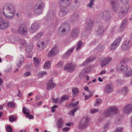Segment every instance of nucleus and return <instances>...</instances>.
<instances>
[{"label": "nucleus", "instance_id": "nucleus-61", "mask_svg": "<svg viewBox=\"0 0 132 132\" xmlns=\"http://www.w3.org/2000/svg\"><path fill=\"white\" fill-rule=\"evenodd\" d=\"M20 43L21 45L23 46H25V44H26V42L25 41V40L22 39H20Z\"/></svg>", "mask_w": 132, "mask_h": 132}, {"label": "nucleus", "instance_id": "nucleus-58", "mask_svg": "<svg viewBox=\"0 0 132 132\" xmlns=\"http://www.w3.org/2000/svg\"><path fill=\"white\" fill-rule=\"evenodd\" d=\"M32 65L31 64H27L26 65V69L27 70H29L32 68Z\"/></svg>", "mask_w": 132, "mask_h": 132}, {"label": "nucleus", "instance_id": "nucleus-11", "mask_svg": "<svg viewBox=\"0 0 132 132\" xmlns=\"http://www.w3.org/2000/svg\"><path fill=\"white\" fill-rule=\"evenodd\" d=\"M110 2L112 6V8L114 11L116 12L117 11L119 4L117 0H110Z\"/></svg>", "mask_w": 132, "mask_h": 132}, {"label": "nucleus", "instance_id": "nucleus-21", "mask_svg": "<svg viewBox=\"0 0 132 132\" xmlns=\"http://www.w3.org/2000/svg\"><path fill=\"white\" fill-rule=\"evenodd\" d=\"M60 10L59 12V15L61 17L65 15L67 13L68 10L67 7H60Z\"/></svg>", "mask_w": 132, "mask_h": 132}, {"label": "nucleus", "instance_id": "nucleus-18", "mask_svg": "<svg viewBox=\"0 0 132 132\" xmlns=\"http://www.w3.org/2000/svg\"><path fill=\"white\" fill-rule=\"evenodd\" d=\"M87 24L85 28L87 30H91L92 28L94 25V21L91 19L87 20Z\"/></svg>", "mask_w": 132, "mask_h": 132}, {"label": "nucleus", "instance_id": "nucleus-46", "mask_svg": "<svg viewBox=\"0 0 132 132\" xmlns=\"http://www.w3.org/2000/svg\"><path fill=\"white\" fill-rule=\"evenodd\" d=\"M47 72L45 71H43L40 72L39 73L38 75V77L39 78H41L43 76L45 75H46Z\"/></svg>", "mask_w": 132, "mask_h": 132}, {"label": "nucleus", "instance_id": "nucleus-24", "mask_svg": "<svg viewBox=\"0 0 132 132\" xmlns=\"http://www.w3.org/2000/svg\"><path fill=\"white\" fill-rule=\"evenodd\" d=\"M90 69V67H88L87 68L82 71L79 75V78L80 79H82L85 76H86L85 74L88 73L90 71L89 69Z\"/></svg>", "mask_w": 132, "mask_h": 132}, {"label": "nucleus", "instance_id": "nucleus-13", "mask_svg": "<svg viewBox=\"0 0 132 132\" xmlns=\"http://www.w3.org/2000/svg\"><path fill=\"white\" fill-rule=\"evenodd\" d=\"M70 0H60L59 2L60 7H67L70 5Z\"/></svg>", "mask_w": 132, "mask_h": 132}, {"label": "nucleus", "instance_id": "nucleus-44", "mask_svg": "<svg viewBox=\"0 0 132 132\" xmlns=\"http://www.w3.org/2000/svg\"><path fill=\"white\" fill-rule=\"evenodd\" d=\"M130 61V59L128 58H125L123 59L121 61L122 64H125L128 63V62Z\"/></svg>", "mask_w": 132, "mask_h": 132}, {"label": "nucleus", "instance_id": "nucleus-55", "mask_svg": "<svg viewBox=\"0 0 132 132\" xmlns=\"http://www.w3.org/2000/svg\"><path fill=\"white\" fill-rule=\"evenodd\" d=\"M120 117H118L115 120V123L117 124H119L120 123Z\"/></svg>", "mask_w": 132, "mask_h": 132}, {"label": "nucleus", "instance_id": "nucleus-51", "mask_svg": "<svg viewBox=\"0 0 132 132\" xmlns=\"http://www.w3.org/2000/svg\"><path fill=\"white\" fill-rule=\"evenodd\" d=\"M107 63V62L105 60H102L100 63L101 66L102 67H104L108 64Z\"/></svg>", "mask_w": 132, "mask_h": 132}, {"label": "nucleus", "instance_id": "nucleus-31", "mask_svg": "<svg viewBox=\"0 0 132 132\" xmlns=\"http://www.w3.org/2000/svg\"><path fill=\"white\" fill-rule=\"evenodd\" d=\"M33 46L32 44H30L26 46V51L28 53L30 52L32 50Z\"/></svg>", "mask_w": 132, "mask_h": 132}, {"label": "nucleus", "instance_id": "nucleus-49", "mask_svg": "<svg viewBox=\"0 0 132 132\" xmlns=\"http://www.w3.org/2000/svg\"><path fill=\"white\" fill-rule=\"evenodd\" d=\"M123 129V128L122 127H117L114 132H122Z\"/></svg>", "mask_w": 132, "mask_h": 132}, {"label": "nucleus", "instance_id": "nucleus-43", "mask_svg": "<svg viewBox=\"0 0 132 132\" xmlns=\"http://www.w3.org/2000/svg\"><path fill=\"white\" fill-rule=\"evenodd\" d=\"M118 46L115 44V42H113L110 46L111 50H115Z\"/></svg>", "mask_w": 132, "mask_h": 132}, {"label": "nucleus", "instance_id": "nucleus-52", "mask_svg": "<svg viewBox=\"0 0 132 132\" xmlns=\"http://www.w3.org/2000/svg\"><path fill=\"white\" fill-rule=\"evenodd\" d=\"M125 77H131L132 76V72L131 70H129L125 74Z\"/></svg>", "mask_w": 132, "mask_h": 132}, {"label": "nucleus", "instance_id": "nucleus-38", "mask_svg": "<svg viewBox=\"0 0 132 132\" xmlns=\"http://www.w3.org/2000/svg\"><path fill=\"white\" fill-rule=\"evenodd\" d=\"M95 92V91L94 90H93L92 91L90 94H88V95H85V100H86L87 99H88L90 97H92L93 95V94Z\"/></svg>", "mask_w": 132, "mask_h": 132}, {"label": "nucleus", "instance_id": "nucleus-14", "mask_svg": "<svg viewBox=\"0 0 132 132\" xmlns=\"http://www.w3.org/2000/svg\"><path fill=\"white\" fill-rule=\"evenodd\" d=\"M128 68V67L126 65L122 64L121 65H117L116 67V69L117 71H120V70L121 71L125 72L127 71Z\"/></svg>", "mask_w": 132, "mask_h": 132}, {"label": "nucleus", "instance_id": "nucleus-35", "mask_svg": "<svg viewBox=\"0 0 132 132\" xmlns=\"http://www.w3.org/2000/svg\"><path fill=\"white\" fill-rule=\"evenodd\" d=\"M62 119L60 118L59 120L57 122V126L58 128H60L62 127V125L63 123V122L61 120Z\"/></svg>", "mask_w": 132, "mask_h": 132}, {"label": "nucleus", "instance_id": "nucleus-53", "mask_svg": "<svg viewBox=\"0 0 132 132\" xmlns=\"http://www.w3.org/2000/svg\"><path fill=\"white\" fill-rule=\"evenodd\" d=\"M95 0H91L90 1V4H88L87 6H89L91 8H92L93 7L92 5H94V3L93 2H95Z\"/></svg>", "mask_w": 132, "mask_h": 132}, {"label": "nucleus", "instance_id": "nucleus-42", "mask_svg": "<svg viewBox=\"0 0 132 132\" xmlns=\"http://www.w3.org/2000/svg\"><path fill=\"white\" fill-rule=\"evenodd\" d=\"M82 45V42L81 41H79L78 43L76 48V50L77 51L81 48V46Z\"/></svg>", "mask_w": 132, "mask_h": 132}, {"label": "nucleus", "instance_id": "nucleus-57", "mask_svg": "<svg viewBox=\"0 0 132 132\" xmlns=\"http://www.w3.org/2000/svg\"><path fill=\"white\" fill-rule=\"evenodd\" d=\"M95 60V59H93L92 57L88 58L86 60V62H88V63H90V62H93V61H94V60Z\"/></svg>", "mask_w": 132, "mask_h": 132}, {"label": "nucleus", "instance_id": "nucleus-37", "mask_svg": "<svg viewBox=\"0 0 132 132\" xmlns=\"http://www.w3.org/2000/svg\"><path fill=\"white\" fill-rule=\"evenodd\" d=\"M69 98V97L68 95H64L60 99V102H63L64 101L67 100Z\"/></svg>", "mask_w": 132, "mask_h": 132}, {"label": "nucleus", "instance_id": "nucleus-15", "mask_svg": "<svg viewBox=\"0 0 132 132\" xmlns=\"http://www.w3.org/2000/svg\"><path fill=\"white\" fill-rule=\"evenodd\" d=\"M104 49L105 46L104 45H99L94 49V52L96 54L100 53L103 51Z\"/></svg>", "mask_w": 132, "mask_h": 132}, {"label": "nucleus", "instance_id": "nucleus-54", "mask_svg": "<svg viewBox=\"0 0 132 132\" xmlns=\"http://www.w3.org/2000/svg\"><path fill=\"white\" fill-rule=\"evenodd\" d=\"M75 103H73L72 102L70 104V105L71 106L72 108H73L76 106L79 103V101H76L75 102Z\"/></svg>", "mask_w": 132, "mask_h": 132}, {"label": "nucleus", "instance_id": "nucleus-25", "mask_svg": "<svg viewBox=\"0 0 132 132\" xmlns=\"http://www.w3.org/2000/svg\"><path fill=\"white\" fill-rule=\"evenodd\" d=\"M127 19L126 18H125L122 20L120 28V30L121 31H122L126 28V26L127 24Z\"/></svg>", "mask_w": 132, "mask_h": 132}, {"label": "nucleus", "instance_id": "nucleus-26", "mask_svg": "<svg viewBox=\"0 0 132 132\" xmlns=\"http://www.w3.org/2000/svg\"><path fill=\"white\" fill-rule=\"evenodd\" d=\"M56 85V84L53 83L52 80L51 79L47 84V87L46 89L48 90H50L54 87Z\"/></svg>", "mask_w": 132, "mask_h": 132}, {"label": "nucleus", "instance_id": "nucleus-63", "mask_svg": "<svg viewBox=\"0 0 132 132\" xmlns=\"http://www.w3.org/2000/svg\"><path fill=\"white\" fill-rule=\"evenodd\" d=\"M105 60L107 62V63L108 64L112 61V58L110 57H108Z\"/></svg>", "mask_w": 132, "mask_h": 132}, {"label": "nucleus", "instance_id": "nucleus-60", "mask_svg": "<svg viewBox=\"0 0 132 132\" xmlns=\"http://www.w3.org/2000/svg\"><path fill=\"white\" fill-rule=\"evenodd\" d=\"M15 105L14 103L12 102H8L7 104V106L10 107H12L14 106Z\"/></svg>", "mask_w": 132, "mask_h": 132}, {"label": "nucleus", "instance_id": "nucleus-1", "mask_svg": "<svg viewBox=\"0 0 132 132\" xmlns=\"http://www.w3.org/2000/svg\"><path fill=\"white\" fill-rule=\"evenodd\" d=\"M3 14L6 18H12L15 13V8L13 5H5L3 7Z\"/></svg>", "mask_w": 132, "mask_h": 132}, {"label": "nucleus", "instance_id": "nucleus-8", "mask_svg": "<svg viewBox=\"0 0 132 132\" xmlns=\"http://www.w3.org/2000/svg\"><path fill=\"white\" fill-rule=\"evenodd\" d=\"M39 27V23L36 22L32 24L29 29V31L31 34H33L37 31Z\"/></svg>", "mask_w": 132, "mask_h": 132}, {"label": "nucleus", "instance_id": "nucleus-4", "mask_svg": "<svg viewBox=\"0 0 132 132\" xmlns=\"http://www.w3.org/2000/svg\"><path fill=\"white\" fill-rule=\"evenodd\" d=\"M45 6V5L42 1H39L34 7V13L36 14L42 13Z\"/></svg>", "mask_w": 132, "mask_h": 132}, {"label": "nucleus", "instance_id": "nucleus-12", "mask_svg": "<svg viewBox=\"0 0 132 132\" xmlns=\"http://www.w3.org/2000/svg\"><path fill=\"white\" fill-rule=\"evenodd\" d=\"M75 68V65H72L71 63H68L64 66V70H66L69 72H71L74 70Z\"/></svg>", "mask_w": 132, "mask_h": 132}, {"label": "nucleus", "instance_id": "nucleus-16", "mask_svg": "<svg viewBox=\"0 0 132 132\" xmlns=\"http://www.w3.org/2000/svg\"><path fill=\"white\" fill-rule=\"evenodd\" d=\"M102 14L103 19L106 21L110 20L111 18V16L108 12L104 11L103 12H101Z\"/></svg>", "mask_w": 132, "mask_h": 132}, {"label": "nucleus", "instance_id": "nucleus-7", "mask_svg": "<svg viewBox=\"0 0 132 132\" xmlns=\"http://www.w3.org/2000/svg\"><path fill=\"white\" fill-rule=\"evenodd\" d=\"M130 40L125 39L121 45V48L124 50H128L131 47Z\"/></svg>", "mask_w": 132, "mask_h": 132}, {"label": "nucleus", "instance_id": "nucleus-40", "mask_svg": "<svg viewBox=\"0 0 132 132\" xmlns=\"http://www.w3.org/2000/svg\"><path fill=\"white\" fill-rule=\"evenodd\" d=\"M51 62L50 61H47L44 64V68L45 69L47 68H49L51 66L50 64Z\"/></svg>", "mask_w": 132, "mask_h": 132}, {"label": "nucleus", "instance_id": "nucleus-29", "mask_svg": "<svg viewBox=\"0 0 132 132\" xmlns=\"http://www.w3.org/2000/svg\"><path fill=\"white\" fill-rule=\"evenodd\" d=\"M44 43L43 41H39L37 43V46L39 47V48H37L39 50H42L45 47V46L44 45Z\"/></svg>", "mask_w": 132, "mask_h": 132}, {"label": "nucleus", "instance_id": "nucleus-30", "mask_svg": "<svg viewBox=\"0 0 132 132\" xmlns=\"http://www.w3.org/2000/svg\"><path fill=\"white\" fill-rule=\"evenodd\" d=\"M43 35V33L42 32H40L37 33L36 35L32 39L34 40H39L41 38V36Z\"/></svg>", "mask_w": 132, "mask_h": 132}, {"label": "nucleus", "instance_id": "nucleus-34", "mask_svg": "<svg viewBox=\"0 0 132 132\" xmlns=\"http://www.w3.org/2000/svg\"><path fill=\"white\" fill-rule=\"evenodd\" d=\"M22 112L24 114L26 115L29 114L30 113L29 109L25 107H24L23 108Z\"/></svg>", "mask_w": 132, "mask_h": 132}, {"label": "nucleus", "instance_id": "nucleus-41", "mask_svg": "<svg viewBox=\"0 0 132 132\" xmlns=\"http://www.w3.org/2000/svg\"><path fill=\"white\" fill-rule=\"evenodd\" d=\"M102 102V100L101 98H97L96 100L95 103L94 105L95 106H97L101 104Z\"/></svg>", "mask_w": 132, "mask_h": 132}, {"label": "nucleus", "instance_id": "nucleus-32", "mask_svg": "<svg viewBox=\"0 0 132 132\" xmlns=\"http://www.w3.org/2000/svg\"><path fill=\"white\" fill-rule=\"evenodd\" d=\"M79 109V106H76L75 108H74L69 113V114L70 115L74 116V113L77 110Z\"/></svg>", "mask_w": 132, "mask_h": 132}, {"label": "nucleus", "instance_id": "nucleus-56", "mask_svg": "<svg viewBox=\"0 0 132 132\" xmlns=\"http://www.w3.org/2000/svg\"><path fill=\"white\" fill-rule=\"evenodd\" d=\"M99 110L98 109H92L90 110V113L92 114H94L95 113L97 112Z\"/></svg>", "mask_w": 132, "mask_h": 132}, {"label": "nucleus", "instance_id": "nucleus-19", "mask_svg": "<svg viewBox=\"0 0 132 132\" xmlns=\"http://www.w3.org/2000/svg\"><path fill=\"white\" fill-rule=\"evenodd\" d=\"M122 8L123 10H120L118 12L121 13L123 15H126L130 9L129 5L128 4H127L126 5H124Z\"/></svg>", "mask_w": 132, "mask_h": 132}, {"label": "nucleus", "instance_id": "nucleus-47", "mask_svg": "<svg viewBox=\"0 0 132 132\" xmlns=\"http://www.w3.org/2000/svg\"><path fill=\"white\" fill-rule=\"evenodd\" d=\"M6 129L7 132H12L13 129L11 126L9 125L7 126Z\"/></svg>", "mask_w": 132, "mask_h": 132}, {"label": "nucleus", "instance_id": "nucleus-33", "mask_svg": "<svg viewBox=\"0 0 132 132\" xmlns=\"http://www.w3.org/2000/svg\"><path fill=\"white\" fill-rule=\"evenodd\" d=\"M79 92V91L77 88L76 87L74 89H72V93L73 96L74 97H75L77 95Z\"/></svg>", "mask_w": 132, "mask_h": 132}, {"label": "nucleus", "instance_id": "nucleus-2", "mask_svg": "<svg viewBox=\"0 0 132 132\" xmlns=\"http://www.w3.org/2000/svg\"><path fill=\"white\" fill-rule=\"evenodd\" d=\"M118 110L115 106L111 107L109 108L108 110L104 113L103 115L100 116L98 119L99 121L101 122L105 119V116H109L110 117H112L114 115H116L118 113Z\"/></svg>", "mask_w": 132, "mask_h": 132}, {"label": "nucleus", "instance_id": "nucleus-45", "mask_svg": "<svg viewBox=\"0 0 132 132\" xmlns=\"http://www.w3.org/2000/svg\"><path fill=\"white\" fill-rule=\"evenodd\" d=\"M121 37H119L116 39L114 42L118 46L121 41Z\"/></svg>", "mask_w": 132, "mask_h": 132}, {"label": "nucleus", "instance_id": "nucleus-17", "mask_svg": "<svg viewBox=\"0 0 132 132\" xmlns=\"http://www.w3.org/2000/svg\"><path fill=\"white\" fill-rule=\"evenodd\" d=\"M105 29L103 27L101 26H99L97 29V30L96 31L97 35L100 37L102 36L104 34Z\"/></svg>", "mask_w": 132, "mask_h": 132}, {"label": "nucleus", "instance_id": "nucleus-39", "mask_svg": "<svg viewBox=\"0 0 132 132\" xmlns=\"http://www.w3.org/2000/svg\"><path fill=\"white\" fill-rule=\"evenodd\" d=\"M16 118L14 115L10 116L9 118V120L10 122H12L16 120Z\"/></svg>", "mask_w": 132, "mask_h": 132}, {"label": "nucleus", "instance_id": "nucleus-36", "mask_svg": "<svg viewBox=\"0 0 132 132\" xmlns=\"http://www.w3.org/2000/svg\"><path fill=\"white\" fill-rule=\"evenodd\" d=\"M55 54V52L54 51L52 48L48 52V57H52L54 56Z\"/></svg>", "mask_w": 132, "mask_h": 132}, {"label": "nucleus", "instance_id": "nucleus-20", "mask_svg": "<svg viewBox=\"0 0 132 132\" xmlns=\"http://www.w3.org/2000/svg\"><path fill=\"white\" fill-rule=\"evenodd\" d=\"M132 110V102L130 104L127 105L125 106L123 110L124 113L127 114L130 113L131 111Z\"/></svg>", "mask_w": 132, "mask_h": 132}, {"label": "nucleus", "instance_id": "nucleus-28", "mask_svg": "<svg viewBox=\"0 0 132 132\" xmlns=\"http://www.w3.org/2000/svg\"><path fill=\"white\" fill-rule=\"evenodd\" d=\"M128 92V89L127 87H123L121 89L119 90V92L121 94H122L124 96H125Z\"/></svg>", "mask_w": 132, "mask_h": 132}, {"label": "nucleus", "instance_id": "nucleus-5", "mask_svg": "<svg viewBox=\"0 0 132 132\" xmlns=\"http://www.w3.org/2000/svg\"><path fill=\"white\" fill-rule=\"evenodd\" d=\"M89 119L88 118H84L81 119L80 123L78 125V128L80 129H82L87 127L88 125Z\"/></svg>", "mask_w": 132, "mask_h": 132}, {"label": "nucleus", "instance_id": "nucleus-3", "mask_svg": "<svg viewBox=\"0 0 132 132\" xmlns=\"http://www.w3.org/2000/svg\"><path fill=\"white\" fill-rule=\"evenodd\" d=\"M70 24L67 22H64L59 28L57 34L60 36H64V33L67 31L69 32L70 30Z\"/></svg>", "mask_w": 132, "mask_h": 132}, {"label": "nucleus", "instance_id": "nucleus-10", "mask_svg": "<svg viewBox=\"0 0 132 132\" xmlns=\"http://www.w3.org/2000/svg\"><path fill=\"white\" fill-rule=\"evenodd\" d=\"M10 23L8 21H4L3 19L0 21V29L5 30L10 26Z\"/></svg>", "mask_w": 132, "mask_h": 132}, {"label": "nucleus", "instance_id": "nucleus-50", "mask_svg": "<svg viewBox=\"0 0 132 132\" xmlns=\"http://www.w3.org/2000/svg\"><path fill=\"white\" fill-rule=\"evenodd\" d=\"M124 81L123 80L118 79L116 81L117 84L118 86H120L124 83Z\"/></svg>", "mask_w": 132, "mask_h": 132}, {"label": "nucleus", "instance_id": "nucleus-23", "mask_svg": "<svg viewBox=\"0 0 132 132\" xmlns=\"http://www.w3.org/2000/svg\"><path fill=\"white\" fill-rule=\"evenodd\" d=\"M113 85L111 84H109L105 87L104 91L106 93L112 92L113 90Z\"/></svg>", "mask_w": 132, "mask_h": 132}, {"label": "nucleus", "instance_id": "nucleus-62", "mask_svg": "<svg viewBox=\"0 0 132 132\" xmlns=\"http://www.w3.org/2000/svg\"><path fill=\"white\" fill-rule=\"evenodd\" d=\"M31 73L30 71H26L23 74V76H24L27 77L31 75Z\"/></svg>", "mask_w": 132, "mask_h": 132}, {"label": "nucleus", "instance_id": "nucleus-64", "mask_svg": "<svg viewBox=\"0 0 132 132\" xmlns=\"http://www.w3.org/2000/svg\"><path fill=\"white\" fill-rule=\"evenodd\" d=\"M57 107V106L56 105H54L51 108L52 109L51 112H54L55 111L54 109L56 108Z\"/></svg>", "mask_w": 132, "mask_h": 132}, {"label": "nucleus", "instance_id": "nucleus-22", "mask_svg": "<svg viewBox=\"0 0 132 132\" xmlns=\"http://www.w3.org/2000/svg\"><path fill=\"white\" fill-rule=\"evenodd\" d=\"M79 15L76 12L72 14L71 16V22H72L75 23L78 20Z\"/></svg>", "mask_w": 132, "mask_h": 132}, {"label": "nucleus", "instance_id": "nucleus-27", "mask_svg": "<svg viewBox=\"0 0 132 132\" xmlns=\"http://www.w3.org/2000/svg\"><path fill=\"white\" fill-rule=\"evenodd\" d=\"M74 47H72L71 49L68 50L63 55L62 58L64 59H66L69 57L70 54L73 51L74 49Z\"/></svg>", "mask_w": 132, "mask_h": 132}, {"label": "nucleus", "instance_id": "nucleus-6", "mask_svg": "<svg viewBox=\"0 0 132 132\" xmlns=\"http://www.w3.org/2000/svg\"><path fill=\"white\" fill-rule=\"evenodd\" d=\"M17 32L22 36L26 35L27 32V29L26 26L24 24L20 25L18 28Z\"/></svg>", "mask_w": 132, "mask_h": 132}, {"label": "nucleus", "instance_id": "nucleus-59", "mask_svg": "<svg viewBox=\"0 0 132 132\" xmlns=\"http://www.w3.org/2000/svg\"><path fill=\"white\" fill-rule=\"evenodd\" d=\"M63 64V62L62 61H60L57 64V67L60 68H62Z\"/></svg>", "mask_w": 132, "mask_h": 132}, {"label": "nucleus", "instance_id": "nucleus-9", "mask_svg": "<svg viewBox=\"0 0 132 132\" xmlns=\"http://www.w3.org/2000/svg\"><path fill=\"white\" fill-rule=\"evenodd\" d=\"M79 29L78 28H75L72 29L70 32V36L72 38H75L78 36L79 33Z\"/></svg>", "mask_w": 132, "mask_h": 132}, {"label": "nucleus", "instance_id": "nucleus-48", "mask_svg": "<svg viewBox=\"0 0 132 132\" xmlns=\"http://www.w3.org/2000/svg\"><path fill=\"white\" fill-rule=\"evenodd\" d=\"M40 62V60L39 58H37V59L35 60V61H34V65L36 66L38 65Z\"/></svg>", "mask_w": 132, "mask_h": 132}]
</instances>
